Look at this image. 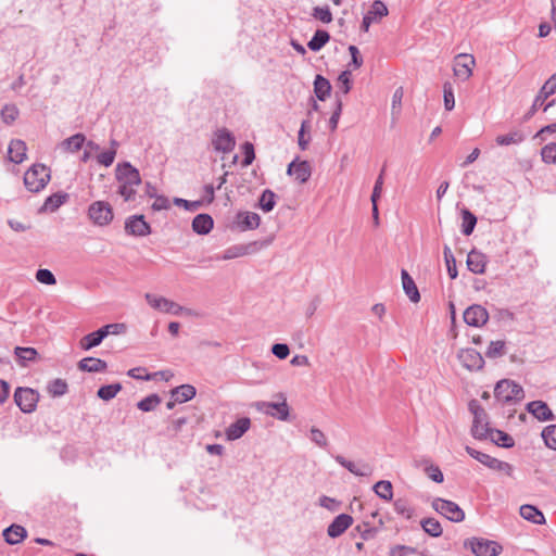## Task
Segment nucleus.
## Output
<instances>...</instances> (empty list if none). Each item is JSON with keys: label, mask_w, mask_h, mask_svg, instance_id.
Wrapping results in <instances>:
<instances>
[{"label": "nucleus", "mask_w": 556, "mask_h": 556, "mask_svg": "<svg viewBox=\"0 0 556 556\" xmlns=\"http://www.w3.org/2000/svg\"><path fill=\"white\" fill-rule=\"evenodd\" d=\"M115 179L117 181V193L123 200L125 202L135 200L137 189L142 181L139 170L129 162L117 163Z\"/></svg>", "instance_id": "1"}, {"label": "nucleus", "mask_w": 556, "mask_h": 556, "mask_svg": "<svg viewBox=\"0 0 556 556\" xmlns=\"http://www.w3.org/2000/svg\"><path fill=\"white\" fill-rule=\"evenodd\" d=\"M50 168L43 164L31 165L24 174V186L29 192L41 191L50 181Z\"/></svg>", "instance_id": "2"}, {"label": "nucleus", "mask_w": 556, "mask_h": 556, "mask_svg": "<svg viewBox=\"0 0 556 556\" xmlns=\"http://www.w3.org/2000/svg\"><path fill=\"white\" fill-rule=\"evenodd\" d=\"M494 396L502 404H516L525 397L523 389L514 380H500L494 388Z\"/></svg>", "instance_id": "3"}, {"label": "nucleus", "mask_w": 556, "mask_h": 556, "mask_svg": "<svg viewBox=\"0 0 556 556\" xmlns=\"http://www.w3.org/2000/svg\"><path fill=\"white\" fill-rule=\"evenodd\" d=\"M87 216L96 226H109L114 219L113 206L104 200L94 201L88 206Z\"/></svg>", "instance_id": "4"}, {"label": "nucleus", "mask_w": 556, "mask_h": 556, "mask_svg": "<svg viewBox=\"0 0 556 556\" xmlns=\"http://www.w3.org/2000/svg\"><path fill=\"white\" fill-rule=\"evenodd\" d=\"M468 407L473 415V422L471 427L472 437L478 440L486 439L490 427L484 409L476 400L470 401Z\"/></svg>", "instance_id": "5"}, {"label": "nucleus", "mask_w": 556, "mask_h": 556, "mask_svg": "<svg viewBox=\"0 0 556 556\" xmlns=\"http://www.w3.org/2000/svg\"><path fill=\"white\" fill-rule=\"evenodd\" d=\"M431 506L438 514L452 522H460L465 519L464 510L455 502L435 497Z\"/></svg>", "instance_id": "6"}, {"label": "nucleus", "mask_w": 556, "mask_h": 556, "mask_svg": "<svg viewBox=\"0 0 556 556\" xmlns=\"http://www.w3.org/2000/svg\"><path fill=\"white\" fill-rule=\"evenodd\" d=\"M476 60L468 53H459L455 56L453 63V73L462 81L468 80L473 73Z\"/></svg>", "instance_id": "7"}, {"label": "nucleus", "mask_w": 556, "mask_h": 556, "mask_svg": "<svg viewBox=\"0 0 556 556\" xmlns=\"http://www.w3.org/2000/svg\"><path fill=\"white\" fill-rule=\"evenodd\" d=\"M39 400L38 393L30 388H17L14 392V401L24 413H33Z\"/></svg>", "instance_id": "8"}, {"label": "nucleus", "mask_w": 556, "mask_h": 556, "mask_svg": "<svg viewBox=\"0 0 556 556\" xmlns=\"http://www.w3.org/2000/svg\"><path fill=\"white\" fill-rule=\"evenodd\" d=\"M468 545L476 556H497L503 549L497 542L486 539L473 538Z\"/></svg>", "instance_id": "9"}, {"label": "nucleus", "mask_w": 556, "mask_h": 556, "mask_svg": "<svg viewBox=\"0 0 556 556\" xmlns=\"http://www.w3.org/2000/svg\"><path fill=\"white\" fill-rule=\"evenodd\" d=\"M212 144L216 152L227 154L235 149L236 139L227 128H219L213 135Z\"/></svg>", "instance_id": "10"}, {"label": "nucleus", "mask_w": 556, "mask_h": 556, "mask_svg": "<svg viewBox=\"0 0 556 556\" xmlns=\"http://www.w3.org/2000/svg\"><path fill=\"white\" fill-rule=\"evenodd\" d=\"M282 401L279 403L274 402H261L257 404V408L263 410L266 415L271 416L278 420H288L290 416V407L287 400L281 395Z\"/></svg>", "instance_id": "11"}, {"label": "nucleus", "mask_w": 556, "mask_h": 556, "mask_svg": "<svg viewBox=\"0 0 556 556\" xmlns=\"http://www.w3.org/2000/svg\"><path fill=\"white\" fill-rule=\"evenodd\" d=\"M460 364L470 371H477L483 368L484 359L482 355L475 349H462L457 353Z\"/></svg>", "instance_id": "12"}, {"label": "nucleus", "mask_w": 556, "mask_h": 556, "mask_svg": "<svg viewBox=\"0 0 556 556\" xmlns=\"http://www.w3.org/2000/svg\"><path fill=\"white\" fill-rule=\"evenodd\" d=\"M464 321L471 327H482L489 320V313L482 305L473 304L464 312Z\"/></svg>", "instance_id": "13"}, {"label": "nucleus", "mask_w": 556, "mask_h": 556, "mask_svg": "<svg viewBox=\"0 0 556 556\" xmlns=\"http://www.w3.org/2000/svg\"><path fill=\"white\" fill-rule=\"evenodd\" d=\"M556 92V73L553 74L541 87L538 94L535 96L531 109L529 111V116L533 115L538 109L543 106L545 100Z\"/></svg>", "instance_id": "14"}, {"label": "nucleus", "mask_w": 556, "mask_h": 556, "mask_svg": "<svg viewBox=\"0 0 556 556\" xmlns=\"http://www.w3.org/2000/svg\"><path fill=\"white\" fill-rule=\"evenodd\" d=\"M125 230L136 237H147L151 233V227L143 215L129 216L125 222Z\"/></svg>", "instance_id": "15"}, {"label": "nucleus", "mask_w": 556, "mask_h": 556, "mask_svg": "<svg viewBox=\"0 0 556 556\" xmlns=\"http://www.w3.org/2000/svg\"><path fill=\"white\" fill-rule=\"evenodd\" d=\"M287 174L293 176L300 182H306L312 175V167L307 161H292L287 168Z\"/></svg>", "instance_id": "16"}, {"label": "nucleus", "mask_w": 556, "mask_h": 556, "mask_svg": "<svg viewBox=\"0 0 556 556\" xmlns=\"http://www.w3.org/2000/svg\"><path fill=\"white\" fill-rule=\"evenodd\" d=\"M235 224L240 231L253 230L258 228L261 217L257 213L242 211L237 213Z\"/></svg>", "instance_id": "17"}, {"label": "nucleus", "mask_w": 556, "mask_h": 556, "mask_svg": "<svg viewBox=\"0 0 556 556\" xmlns=\"http://www.w3.org/2000/svg\"><path fill=\"white\" fill-rule=\"evenodd\" d=\"M352 516L348 514H340L328 526L327 534L332 539L338 538L343 534L345 530L352 526Z\"/></svg>", "instance_id": "18"}, {"label": "nucleus", "mask_w": 556, "mask_h": 556, "mask_svg": "<svg viewBox=\"0 0 556 556\" xmlns=\"http://www.w3.org/2000/svg\"><path fill=\"white\" fill-rule=\"evenodd\" d=\"M251 427V420L248 417H242L236 422L231 424L225 431L228 441L240 439Z\"/></svg>", "instance_id": "19"}, {"label": "nucleus", "mask_w": 556, "mask_h": 556, "mask_svg": "<svg viewBox=\"0 0 556 556\" xmlns=\"http://www.w3.org/2000/svg\"><path fill=\"white\" fill-rule=\"evenodd\" d=\"M527 410L541 421L552 420L554 415L543 401H532L527 404Z\"/></svg>", "instance_id": "20"}, {"label": "nucleus", "mask_w": 556, "mask_h": 556, "mask_svg": "<svg viewBox=\"0 0 556 556\" xmlns=\"http://www.w3.org/2000/svg\"><path fill=\"white\" fill-rule=\"evenodd\" d=\"M27 147L21 139H13L9 143V160L15 164H21L26 159Z\"/></svg>", "instance_id": "21"}, {"label": "nucleus", "mask_w": 556, "mask_h": 556, "mask_svg": "<svg viewBox=\"0 0 556 556\" xmlns=\"http://www.w3.org/2000/svg\"><path fill=\"white\" fill-rule=\"evenodd\" d=\"M85 142L86 136L78 132L61 141L58 148L65 153H75L84 147Z\"/></svg>", "instance_id": "22"}, {"label": "nucleus", "mask_w": 556, "mask_h": 556, "mask_svg": "<svg viewBox=\"0 0 556 556\" xmlns=\"http://www.w3.org/2000/svg\"><path fill=\"white\" fill-rule=\"evenodd\" d=\"M486 265V256L476 250L468 253L467 267L473 274H483Z\"/></svg>", "instance_id": "23"}, {"label": "nucleus", "mask_w": 556, "mask_h": 556, "mask_svg": "<svg viewBox=\"0 0 556 556\" xmlns=\"http://www.w3.org/2000/svg\"><path fill=\"white\" fill-rule=\"evenodd\" d=\"M2 535L8 544L15 545L21 543L27 536V531L23 526L11 525L3 530Z\"/></svg>", "instance_id": "24"}, {"label": "nucleus", "mask_w": 556, "mask_h": 556, "mask_svg": "<svg viewBox=\"0 0 556 556\" xmlns=\"http://www.w3.org/2000/svg\"><path fill=\"white\" fill-rule=\"evenodd\" d=\"M402 287L405 294L413 303H417L420 300V294L414 279L409 276L407 270L402 269L401 271Z\"/></svg>", "instance_id": "25"}, {"label": "nucleus", "mask_w": 556, "mask_h": 556, "mask_svg": "<svg viewBox=\"0 0 556 556\" xmlns=\"http://www.w3.org/2000/svg\"><path fill=\"white\" fill-rule=\"evenodd\" d=\"M78 368L87 372H101L106 370L108 364L101 358L89 356L79 361Z\"/></svg>", "instance_id": "26"}, {"label": "nucleus", "mask_w": 556, "mask_h": 556, "mask_svg": "<svg viewBox=\"0 0 556 556\" xmlns=\"http://www.w3.org/2000/svg\"><path fill=\"white\" fill-rule=\"evenodd\" d=\"M144 300L147 301L148 305L151 308H153L157 312L164 313V314L167 313L169 305L173 301L170 299H167L166 296L159 295L155 293H150V292L144 294Z\"/></svg>", "instance_id": "27"}, {"label": "nucleus", "mask_w": 556, "mask_h": 556, "mask_svg": "<svg viewBox=\"0 0 556 556\" xmlns=\"http://www.w3.org/2000/svg\"><path fill=\"white\" fill-rule=\"evenodd\" d=\"M213 226V218L208 214H198L192 220V230L198 235H207Z\"/></svg>", "instance_id": "28"}, {"label": "nucleus", "mask_w": 556, "mask_h": 556, "mask_svg": "<svg viewBox=\"0 0 556 556\" xmlns=\"http://www.w3.org/2000/svg\"><path fill=\"white\" fill-rule=\"evenodd\" d=\"M255 245V243H249V244H237L229 247L226 249L223 254L218 257L223 261H228L232 258L242 257L244 255H248L251 253V249Z\"/></svg>", "instance_id": "29"}, {"label": "nucleus", "mask_w": 556, "mask_h": 556, "mask_svg": "<svg viewBox=\"0 0 556 556\" xmlns=\"http://www.w3.org/2000/svg\"><path fill=\"white\" fill-rule=\"evenodd\" d=\"M519 511H520V516L523 519H526L534 525L545 523V517H544L543 513L535 506L526 504L520 507Z\"/></svg>", "instance_id": "30"}, {"label": "nucleus", "mask_w": 556, "mask_h": 556, "mask_svg": "<svg viewBox=\"0 0 556 556\" xmlns=\"http://www.w3.org/2000/svg\"><path fill=\"white\" fill-rule=\"evenodd\" d=\"M105 333L102 330V328L98 329L97 331L90 332L86 334L79 342V346L84 351H89L98 345L101 344V342L104 340Z\"/></svg>", "instance_id": "31"}, {"label": "nucleus", "mask_w": 556, "mask_h": 556, "mask_svg": "<svg viewBox=\"0 0 556 556\" xmlns=\"http://www.w3.org/2000/svg\"><path fill=\"white\" fill-rule=\"evenodd\" d=\"M170 394L175 402L185 403L192 400L195 396L197 390L191 384H181L173 389Z\"/></svg>", "instance_id": "32"}, {"label": "nucleus", "mask_w": 556, "mask_h": 556, "mask_svg": "<svg viewBox=\"0 0 556 556\" xmlns=\"http://www.w3.org/2000/svg\"><path fill=\"white\" fill-rule=\"evenodd\" d=\"M67 198L68 195L65 192L53 193L45 200L40 211L51 213L55 212L61 205H63L66 202Z\"/></svg>", "instance_id": "33"}, {"label": "nucleus", "mask_w": 556, "mask_h": 556, "mask_svg": "<svg viewBox=\"0 0 556 556\" xmlns=\"http://www.w3.org/2000/svg\"><path fill=\"white\" fill-rule=\"evenodd\" d=\"M486 439H490L493 443L502 447H511L515 444L514 439L509 434L492 428H489Z\"/></svg>", "instance_id": "34"}, {"label": "nucleus", "mask_w": 556, "mask_h": 556, "mask_svg": "<svg viewBox=\"0 0 556 556\" xmlns=\"http://www.w3.org/2000/svg\"><path fill=\"white\" fill-rule=\"evenodd\" d=\"M331 85L328 79L321 75H317L314 80V92L318 100L324 101L329 97Z\"/></svg>", "instance_id": "35"}, {"label": "nucleus", "mask_w": 556, "mask_h": 556, "mask_svg": "<svg viewBox=\"0 0 556 556\" xmlns=\"http://www.w3.org/2000/svg\"><path fill=\"white\" fill-rule=\"evenodd\" d=\"M334 460L355 476L363 477L369 473V468L367 466L359 467L341 455L334 456Z\"/></svg>", "instance_id": "36"}, {"label": "nucleus", "mask_w": 556, "mask_h": 556, "mask_svg": "<svg viewBox=\"0 0 556 556\" xmlns=\"http://www.w3.org/2000/svg\"><path fill=\"white\" fill-rule=\"evenodd\" d=\"M377 496L384 501H391L393 497V486L389 480H380L372 486Z\"/></svg>", "instance_id": "37"}, {"label": "nucleus", "mask_w": 556, "mask_h": 556, "mask_svg": "<svg viewBox=\"0 0 556 556\" xmlns=\"http://www.w3.org/2000/svg\"><path fill=\"white\" fill-rule=\"evenodd\" d=\"M330 39V35L328 31L318 29L307 42L308 49L316 52L319 51Z\"/></svg>", "instance_id": "38"}, {"label": "nucleus", "mask_w": 556, "mask_h": 556, "mask_svg": "<svg viewBox=\"0 0 556 556\" xmlns=\"http://www.w3.org/2000/svg\"><path fill=\"white\" fill-rule=\"evenodd\" d=\"M0 116L5 125H12L18 118L20 110L15 104L8 103L1 109Z\"/></svg>", "instance_id": "39"}, {"label": "nucleus", "mask_w": 556, "mask_h": 556, "mask_svg": "<svg viewBox=\"0 0 556 556\" xmlns=\"http://www.w3.org/2000/svg\"><path fill=\"white\" fill-rule=\"evenodd\" d=\"M462 232L465 236H470L476 227L477 217L467 208L462 210Z\"/></svg>", "instance_id": "40"}, {"label": "nucleus", "mask_w": 556, "mask_h": 556, "mask_svg": "<svg viewBox=\"0 0 556 556\" xmlns=\"http://www.w3.org/2000/svg\"><path fill=\"white\" fill-rule=\"evenodd\" d=\"M47 390L51 396L59 397L67 392L68 386L65 380L56 378L48 383Z\"/></svg>", "instance_id": "41"}, {"label": "nucleus", "mask_w": 556, "mask_h": 556, "mask_svg": "<svg viewBox=\"0 0 556 556\" xmlns=\"http://www.w3.org/2000/svg\"><path fill=\"white\" fill-rule=\"evenodd\" d=\"M121 390H122L121 383L106 384V386H102L98 390L97 395L103 401H111L112 399H114L117 395V393Z\"/></svg>", "instance_id": "42"}, {"label": "nucleus", "mask_w": 556, "mask_h": 556, "mask_svg": "<svg viewBox=\"0 0 556 556\" xmlns=\"http://www.w3.org/2000/svg\"><path fill=\"white\" fill-rule=\"evenodd\" d=\"M421 527L425 532L433 538H438L442 534L443 530L441 523L434 518H428L421 521Z\"/></svg>", "instance_id": "43"}, {"label": "nucleus", "mask_w": 556, "mask_h": 556, "mask_svg": "<svg viewBox=\"0 0 556 556\" xmlns=\"http://www.w3.org/2000/svg\"><path fill=\"white\" fill-rule=\"evenodd\" d=\"M506 343L503 340L491 341L486 351L485 356L489 358H497L505 354Z\"/></svg>", "instance_id": "44"}, {"label": "nucleus", "mask_w": 556, "mask_h": 556, "mask_svg": "<svg viewBox=\"0 0 556 556\" xmlns=\"http://www.w3.org/2000/svg\"><path fill=\"white\" fill-rule=\"evenodd\" d=\"M258 203H260V207L264 212H270L275 207V204H276V194L271 190L266 189L261 194Z\"/></svg>", "instance_id": "45"}, {"label": "nucleus", "mask_w": 556, "mask_h": 556, "mask_svg": "<svg viewBox=\"0 0 556 556\" xmlns=\"http://www.w3.org/2000/svg\"><path fill=\"white\" fill-rule=\"evenodd\" d=\"M161 403V397L157 394H151L137 403V407L142 412H152Z\"/></svg>", "instance_id": "46"}, {"label": "nucleus", "mask_w": 556, "mask_h": 556, "mask_svg": "<svg viewBox=\"0 0 556 556\" xmlns=\"http://www.w3.org/2000/svg\"><path fill=\"white\" fill-rule=\"evenodd\" d=\"M443 255L448 276L451 279H455L457 277L456 261L448 245L444 247Z\"/></svg>", "instance_id": "47"}, {"label": "nucleus", "mask_w": 556, "mask_h": 556, "mask_svg": "<svg viewBox=\"0 0 556 556\" xmlns=\"http://www.w3.org/2000/svg\"><path fill=\"white\" fill-rule=\"evenodd\" d=\"M541 435L545 445L556 451V425L546 426Z\"/></svg>", "instance_id": "48"}, {"label": "nucleus", "mask_w": 556, "mask_h": 556, "mask_svg": "<svg viewBox=\"0 0 556 556\" xmlns=\"http://www.w3.org/2000/svg\"><path fill=\"white\" fill-rule=\"evenodd\" d=\"M443 101L446 111H452L455 106L454 89L450 81L443 84Z\"/></svg>", "instance_id": "49"}, {"label": "nucleus", "mask_w": 556, "mask_h": 556, "mask_svg": "<svg viewBox=\"0 0 556 556\" xmlns=\"http://www.w3.org/2000/svg\"><path fill=\"white\" fill-rule=\"evenodd\" d=\"M366 14L370 15L371 17H375V22H378L379 20L388 15V8L382 1L376 0L374 1L370 10Z\"/></svg>", "instance_id": "50"}, {"label": "nucleus", "mask_w": 556, "mask_h": 556, "mask_svg": "<svg viewBox=\"0 0 556 556\" xmlns=\"http://www.w3.org/2000/svg\"><path fill=\"white\" fill-rule=\"evenodd\" d=\"M14 353L22 365H25V362L34 361L38 354L34 348H22V346L15 348Z\"/></svg>", "instance_id": "51"}, {"label": "nucleus", "mask_w": 556, "mask_h": 556, "mask_svg": "<svg viewBox=\"0 0 556 556\" xmlns=\"http://www.w3.org/2000/svg\"><path fill=\"white\" fill-rule=\"evenodd\" d=\"M166 314H172L175 316H188V317L198 316V314L193 309L185 307L175 301H172Z\"/></svg>", "instance_id": "52"}, {"label": "nucleus", "mask_w": 556, "mask_h": 556, "mask_svg": "<svg viewBox=\"0 0 556 556\" xmlns=\"http://www.w3.org/2000/svg\"><path fill=\"white\" fill-rule=\"evenodd\" d=\"M541 157L546 164H556V142L545 144L541 150Z\"/></svg>", "instance_id": "53"}, {"label": "nucleus", "mask_w": 556, "mask_h": 556, "mask_svg": "<svg viewBox=\"0 0 556 556\" xmlns=\"http://www.w3.org/2000/svg\"><path fill=\"white\" fill-rule=\"evenodd\" d=\"M394 510L397 515L403 516L406 519L412 518L414 509L409 506L407 501L399 498L394 502Z\"/></svg>", "instance_id": "54"}, {"label": "nucleus", "mask_w": 556, "mask_h": 556, "mask_svg": "<svg viewBox=\"0 0 556 556\" xmlns=\"http://www.w3.org/2000/svg\"><path fill=\"white\" fill-rule=\"evenodd\" d=\"M309 439L312 442H314L317 446H319L321 448H325L328 446V440H327L325 433L316 427L311 428Z\"/></svg>", "instance_id": "55"}, {"label": "nucleus", "mask_w": 556, "mask_h": 556, "mask_svg": "<svg viewBox=\"0 0 556 556\" xmlns=\"http://www.w3.org/2000/svg\"><path fill=\"white\" fill-rule=\"evenodd\" d=\"M309 128L308 121H303L301 123V127L298 134V144L302 151L306 150L311 140V137L305 135L306 130Z\"/></svg>", "instance_id": "56"}, {"label": "nucleus", "mask_w": 556, "mask_h": 556, "mask_svg": "<svg viewBox=\"0 0 556 556\" xmlns=\"http://www.w3.org/2000/svg\"><path fill=\"white\" fill-rule=\"evenodd\" d=\"M498 146H510L522 141V137L518 132L497 136L495 139Z\"/></svg>", "instance_id": "57"}, {"label": "nucleus", "mask_w": 556, "mask_h": 556, "mask_svg": "<svg viewBox=\"0 0 556 556\" xmlns=\"http://www.w3.org/2000/svg\"><path fill=\"white\" fill-rule=\"evenodd\" d=\"M36 279L47 286H53L56 283V279L51 270L47 268L38 269L36 273Z\"/></svg>", "instance_id": "58"}, {"label": "nucleus", "mask_w": 556, "mask_h": 556, "mask_svg": "<svg viewBox=\"0 0 556 556\" xmlns=\"http://www.w3.org/2000/svg\"><path fill=\"white\" fill-rule=\"evenodd\" d=\"M313 16L323 23H330L332 21V14L329 7H316L313 10Z\"/></svg>", "instance_id": "59"}, {"label": "nucleus", "mask_w": 556, "mask_h": 556, "mask_svg": "<svg viewBox=\"0 0 556 556\" xmlns=\"http://www.w3.org/2000/svg\"><path fill=\"white\" fill-rule=\"evenodd\" d=\"M242 153H243L242 165L243 166L251 165L255 159V152H254L253 144L251 142H244L242 144Z\"/></svg>", "instance_id": "60"}, {"label": "nucleus", "mask_w": 556, "mask_h": 556, "mask_svg": "<svg viewBox=\"0 0 556 556\" xmlns=\"http://www.w3.org/2000/svg\"><path fill=\"white\" fill-rule=\"evenodd\" d=\"M116 157L114 150H106L97 155V161L100 165L104 167H110Z\"/></svg>", "instance_id": "61"}, {"label": "nucleus", "mask_w": 556, "mask_h": 556, "mask_svg": "<svg viewBox=\"0 0 556 556\" xmlns=\"http://www.w3.org/2000/svg\"><path fill=\"white\" fill-rule=\"evenodd\" d=\"M354 530L359 532L361 538L364 541L372 539L377 533V529L370 527L368 522L356 526Z\"/></svg>", "instance_id": "62"}, {"label": "nucleus", "mask_w": 556, "mask_h": 556, "mask_svg": "<svg viewBox=\"0 0 556 556\" xmlns=\"http://www.w3.org/2000/svg\"><path fill=\"white\" fill-rule=\"evenodd\" d=\"M425 471L432 481L437 483L443 482L444 476L438 466L429 464L425 467Z\"/></svg>", "instance_id": "63"}, {"label": "nucleus", "mask_w": 556, "mask_h": 556, "mask_svg": "<svg viewBox=\"0 0 556 556\" xmlns=\"http://www.w3.org/2000/svg\"><path fill=\"white\" fill-rule=\"evenodd\" d=\"M416 553V548L406 545H395L390 549V556H408Z\"/></svg>", "instance_id": "64"}]
</instances>
